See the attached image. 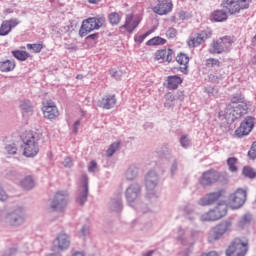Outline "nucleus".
I'll return each instance as SVG.
<instances>
[{
    "label": "nucleus",
    "instance_id": "obj_1",
    "mask_svg": "<svg viewBox=\"0 0 256 256\" xmlns=\"http://www.w3.org/2000/svg\"><path fill=\"white\" fill-rule=\"evenodd\" d=\"M20 139L23 143L22 149L25 157H35L39 154L41 134L33 130H26L20 134Z\"/></svg>",
    "mask_w": 256,
    "mask_h": 256
},
{
    "label": "nucleus",
    "instance_id": "obj_2",
    "mask_svg": "<svg viewBox=\"0 0 256 256\" xmlns=\"http://www.w3.org/2000/svg\"><path fill=\"white\" fill-rule=\"evenodd\" d=\"M107 20L105 16L90 17L83 20L79 29L80 37H87L92 31H99L102 27H105Z\"/></svg>",
    "mask_w": 256,
    "mask_h": 256
},
{
    "label": "nucleus",
    "instance_id": "obj_3",
    "mask_svg": "<svg viewBox=\"0 0 256 256\" xmlns=\"http://www.w3.org/2000/svg\"><path fill=\"white\" fill-rule=\"evenodd\" d=\"M231 47H233V39L230 36H223L213 40L208 51L211 55H221V53H229Z\"/></svg>",
    "mask_w": 256,
    "mask_h": 256
},
{
    "label": "nucleus",
    "instance_id": "obj_4",
    "mask_svg": "<svg viewBox=\"0 0 256 256\" xmlns=\"http://www.w3.org/2000/svg\"><path fill=\"white\" fill-rule=\"evenodd\" d=\"M249 250L247 238H235L226 250V256H245Z\"/></svg>",
    "mask_w": 256,
    "mask_h": 256
},
{
    "label": "nucleus",
    "instance_id": "obj_5",
    "mask_svg": "<svg viewBox=\"0 0 256 256\" xmlns=\"http://www.w3.org/2000/svg\"><path fill=\"white\" fill-rule=\"evenodd\" d=\"M251 0H224L222 2V7L230 13V15H235L239 13L241 9H249Z\"/></svg>",
    "mask_w": 256,
    "mask_h": 256
},
{
    "label": "nucleus",
    "instance_id": "obj_6",
    "mask_svg": "<svg viewBox=\"0 0 256 256\" xmlns=\"http://www.w3.org/2000/svg\"><path fill=\"white\" fill-rule=\"evenodd\" d=\"M249 111V103L247 100L244 102H240V104H236L232 109L225 110V118L231 119V121H235V119H239V117H243V115H247Z\"/></svg>",
    "mask_w": 256,
    "mask_h": 256
},
{
    "label": "nucleus",
    "instance_id": "obj_7",
    "mask_svg": "<svg viewBox=\"0 0 256 256\" xmlns=\"http://www.w3.org/2000/svg\"><path fill=\"white\" fill-rule=\"evenodd\" d=\"M232 227L233 222H231V220H225L220 224L216 225L211 230L210 241H219V239H221L223 235L231 232Z\"/></svg>",
    "mask_w": 256,
    "mask_h": 256
},
{
    "label": "nucleus",
    "instance_id": "obj_8",
    "mask_svg": "<svg viewBox=\"0 0 256 256\" xmlns=\"http://www.w3.org/2000/svg\"><path fill=\"white\" fill-rule=\"evenodd\" d=\"M69 204V194L67 191H58L55 193L51 202V209L53 211H63Z\"/></svg>",
    "mask_w": 256,
    "mask_h": 256
},
{
    "label": "nucleus",
    "instance_id": "obj_9",
    "mask_svg": "<svg viewBox=\"0 0 256 256\" xmlns=\"http://www.w3.org/2000/svg\"><path fill=\"white\" fill-rule=\"evenodd\" d=\"M247 201V191L243 189H238L235 193L230 195L229 206L231 209H241Z\"/></svg>",
    "mask_w": 256,
    "mask_h": 256
},
{
    "label": "nucleus",
    "instance_id": "obj_10",
    "mask_svg": "<svg viewBox=\"0 0 256 256\" xmlns=\"http://www.w3.org/2000/svg\"><path fill=\"white\" fill-rule=\"evenodd\" d=\"M221 179V173L216 170L210 169L203 172L202 176L199 179L200 185L202 187H209V185H213L217 183Z\"/></svg>",
    "mask_w": 256,
    "mask_h": 256
},
{
    "label": "nucleus",
    "instance_id": "obj_11",
    "mask_svg": "<svg viewBox=\"0 0 256 256\" xmlns=\"http://www.w3.org/2000/svg\"><path fill=\"white\" fill-rule=\"evenodd\" d=\"M42 113L44 119H48V121H55L57 117H59V108L53 101H47L42 106Z\"/></svg>",
    "mask_w": 256,
    "mask_h": 256
},
{
    "label": "nucleus",
    "instance_id": "obj_12",
    "mask_svg": "<svg viewBox=\"0 0 256 256\" xmlns=\"http://www.w3.org/2000/svg\"><path fill=\"white\" fill-rule=\"evenodd\" d=\"M254 119L251 116L245 118V120L240 124V126L235 130L236 137H245L253 131Z\"/></svg>",
    "mask_w": 256,
    "mask_h": 256
},
{
    "label": "nucleus",
    "instance_id": "obj_13",
    "mask_svg": "<svg viewBox=\"0 0 256 256\" xmlns=\"http://www.w3.org/2000/svg\"><path fill=\"white\" fill-rule=\"evenodd\" d=\"M213 34L209 30L201 31L200 33L195 34V36H192L188 40V45L190 47H199V45H203L207 41V39H211V36Z\"/></svg>",
    "mask_w": 256,
    "mask_h": 256
},
{
    "label": "nucleus",
    "instance_id": "obj_14",
    "mask_svg": "<svg viewBox=\"0 0 256 256\" xmlns=\"http://www.w3.org/2000/svg\"><path fill=\"white\" fill-rule=\"evenodd\" d=\"M143 17L141 15L135 16L133 14H128L124 25L120 26V29H125L128 33H133L136 27H139Z\"/></svg>",
    "mask_w": 256,
    "mask_h": 256
},
{
    "label": "nucleus",
    "instance_id": "obj_15",
    "mask_svg": "<svg viewBox=\"0 0 256 256\" xmlns=\"http://www.w3.org/2000/svg\"><path fill=\"white\" fill-rule=\"evenodd\" d=\"M153 13L156 15H168L173 11L172 0H158V4L152 8Z\"/></svg>",
    "mask_w": 256,
    "mask_h": 256
},
{
    "label": "nucleus",
    "instance_id": "obj_16",
    "mask_svg": "<svg viewBox=\"0 0 256 256\" xmlns=\"http://www.w3.org/2000/svg\"><path fill=\"white\" fill-rule=\"evenodd\" d=\"M221 197H223V191L221 190L208 193L200 199L199 204L202 205V207H207L209 205H213V203H217Z\"/></svg>",
    "mask_w": 256,
    "mask_h": 256
},
{
    "label": "nucleus",
    "instance_id": "obj_17",
    "mask_svg": "<svg viewBox=\"0 0 256 256\" xmlns=\"http://www.w3.org/2000/svg\"><path fill=\"white\" fill-rule=\"evenodd\" d=\"M69 245H71V241L69 240V236L65 233H60L53 241V249H57L58 251L69 249Z\"/></svg>",
    "mask_w": 256,
    "mask_h": 256
},
{
    "label": "nucleus",
    "instance_id": "obj_18",
    "mask_svg": "<svg viewBox=\"0 0 256 256\" xmlns=\"http://www.w3.org/2000/svg\"><path fill=\"white\" fill-rule=\"evenodd\" d=\"M154 59L155 61L171 63L173 61V50L171 48L158 50L154 54Z\"/></svg>",
    "mask_w": 256,
    "mask_h": 256
},
{
    "label": "nucleus",
    "instance_id": "obj_19",
    "mask_svg": "<svg viewBox=\"0 0 256 256\" xmlns=\"http://www.w3.org/2000/svg\"><path fill=\"white\" fill-rule=\"evenodd\" d=\"M176 61L180 66L179 71L187 75V73H189V56L185 53H179L176 56Z\"/></svg>",
    "mask_w": 256,
    "mask_h": 256
},
{
    "label": "nucleus",
    "instance_id": "obj_20",
    "mask_svg": "<svg viewBox=\"0 0 256 256\" xmlns=\"http://www.w3.org/2000/svg\"><path fill=\"white\" fill-rule=\"evenodd\" d=\"M82 190L80 195L77 198V203H79V205H84L85 201H87V195H89V183L87 180V176H82Z\"/></svg>",
    "mask_w": 256,
    "mask_h": 256
},
{
    "label": "nucleus",
    "instance_id": "obj_21",
    "mask_svg": "<svg viewBox=\"0 0 256 256\" xmlns=\"http://www.w3.org/2000/svg\"><path fill=\"white\" fill-rule=\"evenodd\" d=\"M24 218L21 213L17 212H12L6 216V222L11 226V227H17L23 223Z\"/></svg>",
    "mask_w": 256,
    "mask_h": 256
},
{
    "label": "nucleus",
    "instance_id": "obj_22",
    "mask_svg": "<svg viewBox=\"0 0 256 256\" xmlns=\"http://www.w3.org/2000/svg\"><path fill=\"white\" fill-rule=\"evenodd\" d=\"M101 105L103 109H113L117 105V96L115 94H106L101 100Z\"/></svg>",
    "mask_w": 256,
    "mask_h": 256
},
{
    "label": "nucleus",
    "instance_id": "obj_23",
    "mask_svg": "<svg viewBox=\"0 0 256 256\" xmlns=\"http://www.w3.org/2000/svg\"><path fill=\"white\" fill-rule=\"evenodd\" d=\"M166 81H167V89H169L170 91H175V89H178L179 85L183 83V78L177 75L168 76Z\"/></svg>",
    "mask_w": 256,
    "mask_h": 256
},
{
    "label": "nucleus",
    "instance_id": "obj_24",
    "mask_svg": "<svg viewBox=\"0 0 256 256\" xmlns=\"http://www.w3.org/2000/svg\"><path fill=\"white\" fill-rule=\"evenodd\" d=\"M244 101H247V100L245 99V96H243L242 93L233 94L230 98V103L226 106L225 111H227L228 109L232 110L233 107H235V105H239Z\"/></svg>",
    "mask_w": 256,
    "mask_h": 256
},
{
    "label": "nucleus",
    "instance_id": "obj_25",
    "mask_svg": "<svg viewBox=\"0 0 256 256\" xmlns=\"http://www.w3.org/2000/svg\"><path fill=\"white\" fill-rule=\"evenodd\" d=\"M139 191H141V189L139 188L138 185H132L130 186L127 190H126V199L129 203H133V201H135V199H137L138 195H139Z\"/></svg>",
    "mask_w": 256,
    "mask_h": 256
},
{
    "label": "nucleus",
    "instance_id": "obj_26",
    "mask_svg": "<svg viewBox=\"0 0 256 256\" xmlns=\"http://www.w3.org/2000/svg\"><path fill=\"white\" fill-rule=\"evenodd\" d=\"M201 221H219L221 219V214H216L215 210L212 209L201 215Z\"/></svg>",
    "mask_w": 256,
    "mask_h": 256
},
{
    "label": "nucleus",
    "instance_id": "obj_27",
    "mask_svg": "<svg viewBox=\"0 0 256 256\" xmlns=\"http://www.w3.org/2000/svg\"><path fill=\"white\" fill-rule=\"evenodd\" d=\"M212 21H216V23H221L223 21H227V12L223 10H216L211 14Z\"/></svg>",
    "mask_w": 256,
    "mask_h": 256
},
{
    "label": "nucleus",
    "instance_id": "obj_28",
    "mask_svg": "<svg viewBox=\"0 0 256 256\" xmlns=\"http://www.w3.org/2000/svg\"><path fill=\"white\" fill-rule=\"evenodd\" d=\"M15 69V61L13 60H6L0 62V71L2 73H9Z\"/></svg>",
    "mask_w": 256,
    "mask_h": 256
},
{
    "label": "nucleus",
    "instance_id": "obj_29",
    "mask_svg": "<svg viewBox=\"0 0 256 256\" xmlns=\"http://www.w3.org/2000/svg\"><path fill=\"white\" fill-rule=\"evenodd\" d=\"M167 44V39L161 38V36H155L146 42L148 47H155L157 45Z\"/></svg>",
    "mask_w": 256,
    "mask_h": 256
},
{
    "label": "nucleus",
    "instance_id": "obj_30",
    "mask_svg": "<svg viewBox=\"0 0 256 256\" xmlns=\"http://www.w3.org/2000/svg\"><path fill=\"white\" fill-rule=\"evenodd\" d=\"M12 55L15 59H18V61H27L29 57H31L29 52L23 50H14L12 51Z\"/></svg>",
    "mask_w": 256,
    "mask_h": 256
},
{
    "label": "nucleus",
    "instance_id": "obj_31",
    "mask_svg": "<svg viewBox=\"0 0 256 256\" xmlns=\"http://www.w3.org/2000/svg\"><path fill=\"white\" fill-rule=\"evenodd\" d=\"M221 65H222V63L217 58H208L205 61V66L208 69H218L219 67H221Z\"/></svg>",
    "mask_w": 256,
    "mask_h": 256
},
{
    "label": "nucleus",
    "instance_id": "obj_32",
    "mask_svg": "<svg viewBox=\"0 0 256 256\" xmlns=\"http://www.w3.org/2000/svg\"><path fill=\"white\" fill-rule=\"evenodd\" d=\"M154 31L155 30L151 29V30H148L147 32H145L144 34H136L134 36L135 43H137V45H141V43H143L145 41V39H147V37H149V35L154 33Z\"/></svg>",
    "mask_w": 256,
    "mask_h": 256
},
{
    "label": "nucleus",
    "instance_id": "obj_33",
    "mask_svg": "<svg viewBox=\"0 0 256 256\" xmlns=\"http://www.w3.org/2000/svg\"><path fill=\"white\" fill-rule=\"evenodd\" d=\"M214 212L216 215H221L222 217H225L227 215V204L225 202L219 203L215 208Z\"/></svg>",
    "mask_w": 256,
    "mask_h": 256
},
{
    "label": "nucleus",
    "instance_id": "obj_34",
    "mask_svg": "<svg viewBox=\"0 0 256 256\" xmlns=\"http://www.w3.org/2000/svg\"><path fill=\"white\" fill-rule=\"evenodd\" d=\"M121 147V141H116L112 143L106 151L107 157H113V154Z\"/></svg>",
    "mask_w": 256,
    "mask_h": 256
},
{
    "label": "nucleus",
    "instance_id": "obj_35",
    "mask_svg": "<svg viewBox=\"0 0 256 256\" xmlns=\"http://www.w3.org/2000/svg\"><path fill=\"white\" fill-rule=\"evenodd\" d=\"M21 186L23 189H33L35 187V181H33L31 176H27L21 181Z\"/></svg>",
    "mask_w": 256,
    "mask_h": 256
},
{
    "label": "nucleus",
    "instance_id": "obj_36",
    "mask_svg": "<svg viewBox=\"0 0 256 256\" xmlns=\"http://www.w3.org/2000/svg\"><path fill=\"white\" fill-rule=\"evenodd\" d=\"M237 163H238V159L236 157L228 158L227 165H228L229 171H231L232 173H236V171L238 170Z\"/></svg>",
    "mask_w": 256,
    "mask_h": 256
},
{
    "label": "nucleus",
    "instance_id": "obj_37",
    "mask_svg": "<svg viewBox=\"0 0 256 256\" xmlns=\"http://www.w3.org/2000/svg\"><path fill=\"white\" fill-rule=\"evenodd\" d=\"M108 20L111 25H119L121 23V16L117 12H112L108 15Z\"/></svg>",
    "mask_w": 256,
    "mask_h": 256
},
{
    "label": "nucleus",
    "instance_id": "obj_38",
    "mask_svg": "<svg viewBox=\"0 0 256 256\" xmlns=\"http://www.w3.org/2000/svg\"><path fill=\"white\" fill-rule=\"evenodd\" d=\"M26 47L29 51H33V53H41V51H43V42L37 44H27Z\"/></svg>",
    "mask_w": 256,
    "mask_h": 256
},
{
    "label": "nucleus",
    "instance_id": "obj_39",
    "mask_svg": "<svg viewBox=\"0 0 256 256\" xmlns=\"http://www.w3.org/2000/svg\"><path fill=\"white\" fill-rule=\"evenodd\" d=\"M11 31V27L9 26V22L3 21L0 26V37H5Z\"/></svg>",
    "mask_w": 256,
    "mask_h": 256
},
{
    "label": "nucleus",
    "instance_id": "obj_40",
    "mask_svg": "<svg viewBox=\"0 0 256 256\" xmlns=\"http://www.w3.org/2000/svg\"><path fill=\"white\" fill-rule=\"evenodd\" d=\"M242 174L244 177H248V179H255L256 178V173L253 171V168L249 166H245L242 170Z\"/></svg>",
    "mask_w": 256,
    "mask_h": 256
},
{
    "label": "nucleus",
    "instance_id": "obj_41",
    "mask_svg": "<svg viewBox=\"0 0 256 256\" xmlns=\"http://www.w3.org/2000/svg\"><path fill=\"white\" fill-rule=\"evenodd\" d=\"M20 107L25 113H31V111H33V106H31V102L29 100L22 101Z\"/></svg>",
    "mask_w": 256,
    "mask_h": 256
},
{
    "label": "nucleus",
    "instance_id": "obj_42",
    "mask_svg": "<svg viewBox=\"0 0 256 256\" xmlns=\"http://www.w3.org/2000/svg\"><path fill=\"white\" fill-rule=\"evenodd\" d=\"M7 155H16L17 154V145L9 144L5 147Z\"/></svg>",
    "mask_w": 256,
    "mask_h": 256
},
{
    "label": "nucleus",
    "instance_id": "obj_43",
    "mask_svg": "<svg viewBox=\"0 0 256 256\" xmlns=\"http://www.w3.org/2000/svg\"><path fill=\"white\" fill-rule=\"evenodd\" d=\"M166 37L168 39H175V37H177V30L175 28H169L166 31Z\"/></svg>",
    "mask_w": 256,
    "mask_h": 256
},
{
    "label": "nucleus",
    "instance_id": "obj_44",
    "mask_svg": "<svg viewBox=\"0 0 256 256\" xmlns=\"http://www.w3.org/2000/svg\"><path fill=\"white\" fill-rule=\"evenodd\" d=\"M221 77L222 76L219 73H216V74L211 73L209 74L208 79L209 81H211V83H219V79H221Z\"/></svg>",
    "mask_w": 256,
    "mask_h": 256
},
{
    "label": "nucleus",
    "instance_id": "obj_45",
    "mask_svg": "<svg viewBox=\"0 0 256 256\" xmlns=\"http://www.w3.org/2000/svg\"><path fill=\"white\" fill-rule=\"evenodd\" d=\"M248 157L250 159H256V141L252 144L250 150L248 151Z\"/></svg>",
    "mask_w": 256,
    "mask_h": 256
},
{
    "label": "nucleus",
    "instance_id": "obj_46",
    "mask_svg": "<svg viewBox=\"0 0 256 256\" xmlns=\"http://www.w3.org/2000/svg\"><path fill=\"white\" fill-rule=\"evenodd\" d=\"M6 22L8 23L11 31H12V29H14V27H17V25H19V23H20L19 20L16 18L6 20Z\"/></svg>",
    "mask_w": 256,
    "mask_h": 256
},
{
    "label": "nucleus",
    "instance_id": "obj_47",
    "mask_svg": "<svg viewBox=\"0 0 256 256\" xmlns=\"http://www.w3.org/2000/svg\"><path fill=\"white\" fill-rule=\"evenodd\" d=\"M110 75H111V77H113L114 79H118V80H121V77H123V73H120V72L117 71L116 69L110 70Z\"/></svg>",
    "mask_w": 256,
    "mask_h": 256
},
{
    "label": "nucleus",
    "instance_id": "obj_48",
    "mask_svg": "<svg viewBox=\"0 0 256 256\" xmlns=\"http://www.w3.org/2000/svg\"><path fill=\"white\" fill-rule=\"evenodd\" d=\"M126 177H127L128 181H131V180L135 179V177H137V172L129 169L126 173Z\"/></svg>",
    "mask_w": 256,
    "mask_h": 256
},
{
    "label": "nucleus",
    "instance_id": "obj_49",
    "mask_svg": "<svg viewBox=\"0 0 256 256\" xmlns=\"http://www.w3.org/2000/svg\"><path fill=\"white\" fill-rule=\"evenodd\" d=\"M180 143L182 145V147H189V145L191 144V142L187 139V136H182L180 139Z\"/></svg>",
    "mask_w": 256,
    "mask_h": 256
},
{
    "label": "nucleus",
    "instance_id": "obj_50",
    "mask_svg": "<svg viewBox=\"0 0 256 256\" xmlns=\"http://www.w3.org/2000/svg\"><path fill=\"white\" fill-rule=\"evenodd\" d=\"M95 169H97V162H95V160H92L88 167V171H90V173H93Z\"/></svg>",
    "mask_w": 256,
    "mask_h": 256
},
{
    "label": "nucleus",
    "instance_id": "obj_51",
    "mask_svg": "<svg viewBox=\"0 0 256 256\" xmlns=\"http://www.w3.org/2000/svg\"><path fill=\"white\" fill-rule=\"evenodd\" d=\"M151 185H152V187H155L157 185V183H155V181L151 182V177L147 176V178H146V186L147 187H151Z\"/></svg>",
    "mask_w": 256,
    "mask_h": 256
},
{
    "label": "nucleus",
    "instance_id": "obj_52",
    "mask_svg": "<svg viewBox=\"0 0 256 256\" xmlns=\"http://www.w3.org/2000/svg\"><path fill=\"white\" fill-rule=\"evenodd\" d=\"M7 200V194L3 190V188L0 186V201H5Z\"/></svg>",
    "mask_w": 256,
    "mask_h": 256
},
{
    "label": "nucleus",
    "instance_id": "obj_53",
    "mask_svg": "<svg viewBox=\"0 0 256 256\" xmlns=\"http://www.w3.org/2000/svg\"><path fill=\"white\" fill-rule=\"evenodd\" d=\"M86 39H91L92 41H96V39H99V33L90 34L87 36Z\"/></svg>",
    "mask_w": 256,
    "mask_h": 256
},
{
    "label": "nucleus",
    "instance_id": "obj_54",
    "mask_svg": "<svg viewBox=\"0 0 256 256\" xmlns=\"http://www.w3.org/2000/svg\"><path fill=\"white\" fill-rule=\"evenodd\" d=\"M165 98L167 99V101H175V96L171 92H168L165 95Z\"/></svg>",
    "mask_w": 256,
    "mask_h": 256
},
{
    "label": "nucleus",
    "instance_id": "obj_55",
    "mask_svg": "<svg viewBox=\"0 0 256 256\" xmlns=\"http://www.w3.org/2000/svg\"><path fill=\"white\" fill-rule=\"evenodd\" d=\"M200 256H219V254L215 251H211L208 253H202Z\"/></svg>",
    "mask_w": 256,
    "mask_h": 256
},
{
    "label": "nucleus",
    "instance_id": "obj_56",
    "mask_svg": "<svg viewBox=\"0 0 256 256\" xmlns=\"http://www.w3.org/2000/svg\"><path fill=\"white\" fill-rule=\"evenodd\" d=\"M200 256H219V254L215 251H211L208 253H202Z\"/></svg>",
    "mask_w": 256,
    "mask_h": 256
},
{
    "label": "nucleus",
    "instance_id": "obj_57",
    "mask_svg": "<svg viewBox=\"0 0 256 256\" xmlns=\"http://www.w3.org/2000/svg\"><path fill=\"white\" fill-rule=\"evenodd\" d=\"M81 233H82V235L85 237L86 235H89V228H87V227H82V229H81Z\"/></svg>",
    "mask_w": 256,
    "mask_h": 256
},
{
    "label": "nucleus",
    "instance_id": "obj_58",
    "mask_svg": "<svg viewBox=\"0 0 256 256\" xmlns=\"http://www.w3.org/2000/svg\"><path fill=\"white\" fill-rule=\"evenodd\" d=\"M90 5H99L101 0H87Z\"/></svg>",
    "mask_w": 256,
    "mask_h": 256
},
{
    "label": "nucleus",
    "instance_id": "obj_59",
    "mask_svg": "<svg viewBox=\"0 0 256 256\" xmlns=\"http://www.w3.org/2000/svg\"><path fill=\"white\" fill-rule=\"evenodd\" d=\"M79 125H81V122H79V121H76L74 123V131H75V133H77V129H79Z\"/></svg>",
    "mask_w": 256,
    "mask_h": 256
},
{
    "label": "nucleus",
    "instance_id": "obj_60",
    "mask_svg": "<svg viewBox=\"0 0 256 256\" xmlns=\"http://www.w3.org/2000/svg\"><path fill=\"white\" fill-rule=\"evenodd\" d=\"M153 253H155V251L150 250V251L144 253L142 256H153Z\"/></svg>",
    "mask_w": 256,
    "mask_h": 256
},
{
    "label": "nucleus",
    "instance_id": "obj_61",
    "mask_svg": "<svg viewBox=\"0 0 256 256\" xmlns=\"http://www.w3.org/2000/svg\"><path fill=\"white\" fill-rule=\"evenodd\" d=\"M76 79H83V76L77 75V76H76Z\"/></svg>",
    "mask_w": 256,
    "mask_h": 256
},
{
    "label": "nucleus",
    "instance_id": "obj_62",
    "mask_svg": "<svg viewBox=\"0 0 256 256\" xmlns=\"http://www.w3.org/2000/svg\"><path fill=\"white\" fill-rule=\"evenodd\" d=\"M48 256H61L60 254H49Z\"/></svg>",
    "mask_w": 256,
    "mask_h": 256
}]
</instances>
